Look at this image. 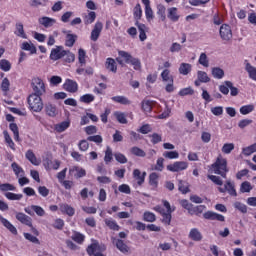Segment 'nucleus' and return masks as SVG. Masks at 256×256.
Instances as JSON below:
<instances>
[{
	"mask_svg": "<svg viewBox=\"0 0 256 256\" xmlns=\"http://www.w3.org/2000/svg\"><path fill=\"white\" fill-rule=\"evenodd\" d=\"M3 135H4L5 143L8 144V147H10L12 151H15V142H13V139L11 138V135H9V132H7V130H4Z\"/></svg>",
	"mask_w": 256,
	"mask_h": 256,
	"instance_id": "37998d69",
	"label": "nucleus"
},
{
	"mask_svg": "<svg viewBox=\"0 0 256 256\" xmlns=\"http://www.w3.org/2000/svg\"><path fill=\"white\" fill-rule=\"evenodd\" d=\"M193 69V66L189 63H181L179 67L180 75H189Z\"/></svg>",
	"mask_w": 256,
	"mask_h": 256,
	"instance_id": "c85d7f7f",
	"label": "nucleus"
},
{
	"mask_svg": "<svg viewBox=\"0 0 256 256\" xmlns=\"http://www.w3.org/2000/svg\"><path fill=\"white\" fill-rule=\"evenodd\" d=\"M204 219H207L208 221H220L224 222L225 221V216L223 214H218L213 211H207L203 214Z\"/></svg>",
	"mask_w": 256,
	"mask_h": 256,
	"instance_id": "f8f14e48",
	"label": "nucleus"
},
{
	"mask_svg": "<svg viewBox=\"0 0 256 256\" xmlns=\"http://www.w3.org/2000/svg\"><path fill=\"white\" fill-rule=\"evenodd\" d=\"M104 223L111 231H119L121 229V226L113 218H106Z\"/></svg>",
	"mask_w": 256,
	"mask_h": 256,
	"instance_id": "a878e982",
	"label": "nucleus"
},
{
	"mask_svg": "<svg viewBox=\"0 0 256 256\" xmlns=\"http://www.w3.org/2000/svg\"><path fill=\"white\" fill-rule=\"evenodd\" d=\"M72 241L78 243V245H83L85 242V235L80 232L74 231L73 235L71 236Z\"/></svg>",
	"mask_w": 256,
	"mask_h": 256,
	"instance_id": "7c9ffc66",
	"label": "nucleus"
},
{
	"mask_svg": "<svg viewBox=\"0 0 256 256\" xmlns=\"http://www.w3.org/2000/svg\"><path fill=\"white\" fill-rule=\"evenodd\" d=\"M255 111V106L253 104L244 105L240 108L241 115H249V113H253Z\"/></svg>",
	"mask_w": 256,
	"mask_h": 256,
	"instance_id": "5fc2aeb1",
	"label": "nucleus"
},
{
	"mask_svg": "<svg viewBox=\"0 0 256 256\" xmlns=\"http://www.w3.org/2000/svg\"><path fill=\"white\" fill-rule=\"evenodd\" d=\"M113 243H115V246L118 250H120L121 253H129L130 248L125 244V242L121 239H115L113 240Z\"/></svg>",
	"mask_w": 256,
	"mask_h": 256,
	"instance_id": "4be33fe9",
	"label": "nucleus"
},
{
	"mask_svg": "<svg viewBox=\"0 0 256 256\" xmlns=\"http://www.w3.org/2000/svg\"><path fill=\"white\" fill-rule=\"evenodd\" d=\"M70 175H74L75 179H81L87 176V171L79 166H73L69 169Z\"/></svg>",
	"mask_w": 256,
	"mask_h": 256,
	"instance_id": "4468645a",
	"label": "nucleus"
},
{
	"mask_svg": "<svg viewBox=\"0 0 256 256\" xmlns=\"http://www.w3.org/2000/svg\"><path fill=\"white\" fill-rule=\"evenodd\" d=\"M145 177H147V172L141 173V170L139 169L133 170V179L136 181L139 187L145 183Z\"/></svg>",
	"mask_w": 256,
	"mask_h": 256,
	"instance_id": "2eb2a0df",
	"label": "nucleus"
},
{
	"mask_svg": "<svg viewBox=\"0 0 256 256\" xmlns=\"http://www.w3.org/2000/svg\"><path fill=\"white\" fill-rule=\"evenodd\" d=\"M11 169L16 177H25V170H23V167L19 166L17 162L11 164Z\"/></svg>",
	"mask_w": 256,
	"mask_h": 256,
	"instance_id": "393cba45",
	"label": "nucleus"
},
{
	"mask_svg": "<svg viewBox=\"0 0 256 256\" xmlns=\"http://www.w3.org/2000/svg\"><path fill=\"white\" fill-rule=\"evenodd\" d=\"M0 69L5 72L11 71V62L7 59L0 60Z\"/></svg>",
	"mask_w": 256,
	"mask_h": 256,
	"instance_id": "e2e57ef3",
	"label": "nucleus"
},
{
	"mask_svg": "<svg viewBox=\"0 0 256 256\" xmlns=\"http://www.w3.org/2000/svg\"><path fill=\"white\" fill-rule=\"evenodd\" d=\"M233 149H235V144L225 143L222 147V153H224L225 155H229V153H231Z\"/></svg>",
	"mask_w": 256,
	"mask_h": 256,
	"instance_id": "69168bd1",
	"label": "nucleus"
},
{
	"mask_svg": "<svg viewBox=\"0 0 256 256\" xmlns=\"http://www.w3.org/2000/svg\"><path fill=\"white\" fill-rule=\"evenodd\" d=\"M9 129L14 134V140L19 141V126L15 123H10Z\"/></svg>",
	"mask_w": 256,
	"mask_h": 256,
	"instance_id": "680f3d73",
	"label": "nucleus"
},
{
	"mask_svg": "<svg viewBox=\"0 0 256 256\" xmlns=\"http://www.w3.org/2000/svg\"><path fill=\"white\" fill-rule=\"evenodd\" d=\"M16 219L17 221L21 222L22 225H26L27 227H33V219H31V217L23 212H17Z\"/></svg>",
	"mask_w": 256,
	"mask_h": 256,
	"instance_id": "ddd939ff",
	"label": "nucleus"
},
{
	"mask_svg": "<svg viewBox=\"0 0 256 256\" xmlns=\"http://www.w3.org/2000/svg\"><path fill=\"white\" fill-rule=\"evenodd\" d=\"M80 101L86 104L93 103V101H95V96L93 94H85L80 97Z\"/></svg>",
	"mask_w": 256,
	"mask_h": 256,
	"instance_id": "0e129e2a",
	"label": "nucleus"
},
{
	"mask_svg": "<svg viewBox=\"0 0 256 256\" xmlns=\"http://www.w3.org/2000/svg\"><path fill=\"white\" fill-rule=\"evenodd\" d=\"M4 196L8 201H21L23 199V194H15L13 192H6Z\"/></svg>",
	"mask_w": 256,
	"mask_h": 256,
	"instance_id": "ea45409f",
	"label": "nucleus"
},
{
	"mask_svg": "<svg viewBox=\"0 0 256 256\" xmlns=\"http://www.w3.org/2000/svg\"><path fill=\"white\" fill-rule=\"evenodd\" d=\"M163 206L166 208V212L161 215L162 217V223L164 225H171V219H173V216L171 213L175 211V209L171 208V204L167 200H162Z\"/></svg>",
	"mask_w": 256,
	"mask_h": 256,
	"instance_id": "423d86ee",
	"label": "nucleus"
},
{
	"mask_svg": "<svg viewBox=\"0 0 256 256\" xmlns=\"http://www.w3.org/2000/svg\"><path fill=\"white\" fill-rule=\"evenodd\" d=\"M161 78L164 83H173V75L170 69H164L161 73Z\"/></svg>",
	"mask_w": 256,
	"mask_h": 256,
	"instance_id": "2f4dec72",
	"label": "nucleus"
},
{
	"mask_svg": "<svg viewBox=\"0 0 256 256\" xmlns=\"http://www.w3.org/2000/svg\"><path fill=\"white\" fill-rule=\"evenodd\" d=\"M64 35H66V40H65V46L66 47H73L77 41V35L76 34H71V30H64L63 31Z\"/></svg>",
	"mask_w": 256,
	"mask_h": 256,
	"instance_id": "dca6fc26",
	"label": "nucleus"
},
{
	"mask_svg": "<svg viewBox=\"0 0 256 256\" xmlns=\"http://www.w3.org/2000/svg\"><path fill=\"white\" fill-rule=\"evenodd\" d=\"M105 68L110 71V73H117V62L113 58H107L105 62Z\"/></svg>",
	"mask_w": 256,
	"mask_h": 256,
	"instance_id": "5701e85b",
	"label": "nucleus"
},
{
	"mask_svg": "<svg viewBox=\"0 0 256 256\" xmlns=\"http://www.w3.org/2000/svg\"><path fill=\"white\" fill-rule=\"evenodd\" d=\"M242 153L245 157H249V156L253 155V153H256V143H254L248 147H244L242 149Z\"/></svg>",
	"mask_w": 256,
	"mask_h": 256,
	"instance_id": "c03bdc74",
	"label": "nucleus"
},
{
	"mask_svg": "<svg viewBox=\"0 0 256 256\" xmlns=\"http://www.w3.org/2000/svg\"><path fill=\"white\" fill-rule=\"evenodd\" d=\"M101 31H103V22L97 21L94 25V28L91 31V41H97L101 36Z\"/></svg>",
	"mask_w": 256,
	"mask_h": 256,
	"instance_id": "9d476101",
	"label": "nucleus"
},
{
	"mask_svg": "<svg viewBox=\"0 0 256 256\" xmlns=\"http://www.w3.org/2000/svg\"><path fill=\"white\" fill-rule=\"evenodd\" d=\"M198 63L202 65V67H209V58L207 57V54L205 52H202L200 54Z\"/></svg>",
	"mask_w": 256,
	"mask_h": 256,
	"instance_id": "4d7b16f0",
	"label": "nucleus"
},
{
	"mask_svg": "<svg viewBox=\"0 0 256 256\" xmlns=\"http://www.w3.org/2000/svg\"><path fill=\"white\" fill-rule=\"evenodd\" d=\"M168 19H170V21H173L174 23H176V21H179V14L177 13L176 7L168 9Z\"/></svg>",
	"mask_w": 256,
	"mask_h": 256,
	"instance_id": "f704fd0d",
	"label": "nucleus"
},
{
	"mask_svg": "<svg viewBox=\"0 0 256 256\" xmlns=\"http://www.w3.org/2000/svg\"><path fill=\"white\" fill-rule=\"evenodd\" d=\"M44 111L48 117H57V106L55 104L47 103L44 106Z\"/></svg>",
	"mask_w": 256,
	"mask_h": 256,
	"instance_id": "aec40b11",
	"label": "nucleus"
},
{
	"mask_svg": "<svg viewBox=\"0 0 256 256\" xmlns=\"http://www.w3.org/2000/svg\"><path fill=\"white\" fill-rule=\"evenodd\" d=\"M10 87L11 82H9V78H4L1 83V91H3V93H7Z\"/></svg>",
	"mask_w": 256,
	"mask_h": 256,
	"instance_id": "774afa93",
	"label": "nucleus"
},
{
	"mask_svg": "<svg viewBox=\"0 0 256 256\" xmlns=\"http://www.w3.org/2000/svg\"><path fill=\"white\" fill-rule=\"evenodd\" d=\"M143 17V10L141 9V4H136L134 7V19L136 20V23L139 22V20Z\"/></svg>",
	"mask_w": 256,
	"mask_h": 256,
	"instance_id": "864d4df0",
	"label": "nucleus"
},
{
	"mask_svg": "<svg viewBox=\"0 0 256 256\" xmlns=\"http://www.w3.org/2000/svg\"><path fill=\"white\" fill-rule=\"evenodd\" d=\"M189 237L192 239V241H201V239H203V235L197 228H192L190 230Z\"/></svg>",
	"mask_w": 256,
	"mask_h": 256,
	"instance_id": "c756f323",
	"label": "nucleus"
},
{
	"mask_svg": "<svg viewBox=\"0 0 256 256\" xmlns=\"http://www.w3.org/2000/svg\"><path fill=\"white\" fill-rule=\"evenodd\" d=\"M97 19V13L95 11H89L88 14L83 15V21L85 25H92Z\"/></svg>",
	"mask_w": 256,
	"mask_h": 256,
	"instance_id": "412c9836",
	"label": "nucleus"
},
{
	"mask_svg": "<svg viewBox=\"0 0 256 256\" xmlns=\"http://www.w3.org/2000/svg\"><path fill=\"white\" fill-rule=\"evenodd\" d=\"M26 159L32 163V165H39V162H37V157L35 156V153H33V150H28L26 152Z\"/></svg>",
	"mask_w": 256,
	"mask_h": 256,
	"instance_id": "bf43d9fd",
	"label": "nucleus"
},
{
	"mask_svg": "<svg viewBox=\"0 0 256 256\" xmlns=\"http://www.w3.org/2000/svg\"><path fill=\"white\" fill-rule=\"evenodd\" d=\"M205 209H207L205 205L192 206V210H190V215H201V213H203Z\"/></svg>",
	"mask_w": 256,
	"mask_h": 256,
	"instance_id": "6e6d98bb",
	"label": "nucleus"
},
{
	"mask_svg": "<svg viewBox=\"0 0 256 256\" xmlns=\"http://www.w3.org/2000/svg\"><path fill=\"white\" fill-rule=\"evenodd\" d=\"M63 57H65L63 46H56V48L51 50L50 59L52 61H59V59H63Z\"/></svg>",
	"mask_w": 256,
	"mask_h": 256,
	"instance_id": "1a4fd4ad",
	"label": "nucleus"
},
{
	"mask_svg": "<svg viewBox=\"0 0 256 256\" xmlns=\"http://www.w3.org/2000/svg\"><path fill=\"white\" fill-rule=\"evenodd\" d=\"M130 152L132 155H135V157H145V155H147V153H145L143 151V149L137 147V146H134L130 149Z\"/></svg>",
	"mask_w": 256,
	"mask_h": 256,
	"instance_id": "13d9d810",
	"label": "nucleus"
},
{
	"mask_svg": "<svg viewBox=\"0 0 256 256\" xmlns=\"http://www.w3.org/2000/svg\"><path fill=\"white\" fill-rule=\"evenodd\" d=\"M111 99L114 103H120V105H131V100L125 96H113Z\"/></svg>",
	"mask_w": 256,
	"mask_h": 256,
	"instance_id": "c9c22d12",
	"label": "nucleus"
},
{
	"mask_svg": "<svg viewBox=\"0 0 256 256\" xmlns=\"http://www.w3.org/2000/svg\"><path fill=\"white\" fill-rule=\"evenodd\" d=\"M224 85H227V87H229L231 97H237V95H239V88L233 86V82L227 80L224 81Z\"/></svg>",
	"mask_w": 256,
	"mask_h": 256,
	"instance_id": "58836bf2",
	"label": "nucleus"
},
{
	"mask_svg": "<svg viewBox=\"0 0 256 256\" xmlns=\"http://www.w3.org/2000/svg\"><path fill=\"white\" fill-rule=\"evenodd\" d=\"M142 110L145 113H151V111L153 110V101H151V100H143L142 101Z\"/></svg>",
	"mask_w": 256,
	"mask_h": 256,
	"instance_id": "3c124183",
	"label": "nucleus"
},
{
	"mask_svg": "<svg viewBox=\"0 0 256 256\" xmlns=\"http://www.w3.org/2000/svg\"><path fill=\"white\" fill-rule=\"evenodd\" d=\"M253 191V186H251V182L244 181L240 185V192L241 193H251Z\"/></svg>",
	"mask_w": 256,
	"mask_h": 256,
	"instance_id": "de8ad7c7",
	"label": "nucleus"
},
{
	"mask_svg": "<svg viewBox=\"0 0 256 256\" xmlns=\"http://www.w3.org/2000/svg\"><path fill=\"white\" fill-rule=\"evenodd\" d=\"M219 34L222 41H231L233 39V31L231 30V26L229 24H222L219 29Z\"/></svg>",
	"mask_w": 256,
	"mask_h": 256,
	"instance_id": "0eeeda50",
	"label": "nucleus"
},
{
	"mask_svg": "<svg viewBox=\"0 0 256 256\" xmlns=\"http://www.w3.org/2000/svg\"><path fill=\"white\" fill-rule=\"evenodd\" d=\"M32 89L34 93L32 95H45L46 93V88H45V82H43V79L36 77L32 79Z\"/></svg>",
	"mask_w": 256,
	"mask_h": 256,
	"instance_id": "20e7f679",
	"label": "nucleus"
},
{
	"mask_svg": "<svg viewBox=\"0 0 256 256\" xmlns=\"http://www.w3.org/2000/svg\"><path fill=\"white\" fill-rule=\"evenodd\" d=\"M71 127L70 121H63L59 124H56L55 129L58 133H63V131H67Z\"/></svg>",
	"mask_w": 256,
	"mask_h": 256,
	"instance_id": "e433bc0d",
	"label": "nucleus"
},
{
	"mask_svg": "<svg viewBox=\"0 0 256 256\" xmlns=\"http://www.w3.org/2000/svg\"><path fill=\"white\" fill-rule=\"evenodd\" d=\"M166 11H167V8H165V5L163 4L157 5V15L160 17L162 21H165V19H167V16L165 15Z\"/></svg>",
	"mask_w": 256,
	"mask_h": 256,
	"instance_id": "8fccbe9b",
	"label": "nucleus"
},
{
	"mask_svg": "<svg viewBox=\"0 0 256 256\" xmlns=\"http://www.w3.org/2000/svg\"><path fill=\"white\" fill-rule=\"evenodd\" d=\"M113 161V149L111 147L107 146L105 150V156H104V163L106 165H109Z\"/></svg>",
	"mask_w": 256,
	"mask_h": 256,
	"instance_id": "79ce46f5",
	"label": "nucleus"
},
{
	"mask_svg": "<svg viewBox=\"0 0 256 256\" xmlns=\"http://www.w3.org/2000/svg\"><path fill=\"white\" fill-rule=\"evenodd\" d=\"M143 5H145V16L147 21H153V19H155V15L153 14V9L151 8V2L149 0H143Z\"/></svg>",
	"mask_w": 256,
	"mask_h": 256,
	"instance_id": "a211bd4d",
	"label": "nucleus"
},
{
	"mask_svg": "<svg viewBox=\"0 0 256 256\" xmlns=\"http://www.w3.org/2000/svg\"><path fill=\"white\" fill-rule=\"evenodd\" d=\"M17 187L11 183H0V191L2 193H7V191H16Z\"/></svg>",
	"mask_w": 256,
	"mask_h": 256,
	"instance_id": "49530a36",
	"label": "nucleus"
},
{
	"mask_svg": "<svg viewBox=\"0 0 256 256\" xmlns=\"http://www.w3.org/2000/svg\"><path fill=\"white\" fill-rule=\"evenodd\" d=\"M38 23L39 25H43V27L49 28L53 27L55 23H57V20L55 18L43 16L38 19Z\"/></svg>",
	"mask_w": 256,
	"mask_h": 256,
	"instance_id": "f3484780",
	"label": "nucleus"
},
{
	"mask_svg": "<svg viewBox=\"0 0 256 256\" xmlns=\"http://www.w3.org/2000/svg\"><path fill=\"white\" fill-rule=\"evenodd\" d=\"M87 52L83 48L78 50V61L80 65H85L87 63Z\"/></svg>",
	"mask_w": 256,
	"mask_h": 256,
	"instance_id": "603ef678",
	"label": "nucleus"
},
{
	"mask_svg": "<svg viewBox=\"0 0 256 256\" xmlns=\"http://www.w3.org/2000/svg\"><path fill=\"white\" fill-rule=\"evenodd\" d=\"M188 168L189 163L185 161H176L166 166L167 171H170L171 173H181V171H186Z\"/></svg>",
	"mask_w": 256,
	"mask_h": 256,
	"instance_id": "39448f33",
	"label": "nucleus"
},
{
	"mask_svg": "<svg viewBox=\"0 0 256 256\" xmlns=\"http://www.w3.org/2000/svg\"><path fill=\"white\" fill-rule=\"evenodd\" d=\"M148 183L153 191H155L159 187V174L157 172L150 173Z\"/></svg>",
	"mask_w": 256,
	"mask_h": 256,
	"instance_id": "6ab92c4d",
	"label": "nucleus"
},
{
	"mask_svg": "<svg viewBox=\"0 0 256 256\" xmlns=\"http://www.w3.org/2000/svg\"><path fill=\"white\" fill-rule=\"evenodd\" d=\"M218 191L220 193H228L231 197H237V190L235 189V184L231 181H226L224 188L219 187Z\"/></svg>",
	"mask_w": 256,
	"mask_h": 256,
	"instance_id": "6e6552de",
	"label": "nucleus"
},
{
	"mask_svg": "<svg viewBox=\"0 0 256 256\" xmlns=\"http://www.w3.org/2000/svg\"><path fill=\"white\" fill-rule=\"evenodd\" d=\"M135 25H137L138 27L140 41H145V39H147V33L145 32V30L147 29V26L139 22H136Z\"/></svg>",
	"mask_w": 256,
	"mask_h": 256,
	"instance_id": "cd10ccee",
	"label": "nucleus"
},
{
	"mask_svg": "<svg viewBox=\"0 0 256 256\" xmlns=\"http://www.w3.org/2000/svg\"><path fill=\"white\" fill-rule=\"evenodd\" d=\"M178 189H179L180 193H183V195H186V193H189V191H190L189 183L184 180H179Z\"/></svg>",
	"mask_w": 256,
	"mask_h": 256,
	"instance_id": "a19ab883",
	"label": "nucleus"
},
{
	"mask_svg": "<svg viewBox=\"0 0 256 256\" xmlns=\"http://www.w3.org/2000/svg\"><path fill=\"white\" fill-rule=\"evenodd\" d=\"M28 109L34 113H41L43 111V99L39 94H30L27 98Z\"/></svg>",
	"mask_w": 256,
	"mask_h": 256,
	"instance_id": "f03ea898",
	"label": "nucleus"
},
{
	"mask_svg": "<svg viewBox=\"0 0 256 256\" xmlns=\"http://www.w3.org/2000/svg\"><path fill=\"white\" fill-rule=\"evenodd\" d=\"M119 57H122L124 59L125 63L128 65H132L135 71H141V60L138 58L132 57V55L129 52L120 50L118 52Z\"/></svg>",
	"mask_w": 256,
	"mask_h": 256,
	"instance_id": "7ed1b4c3",
	"label": "nucleus"
},
{
	"mask_svg": "<svg viewBox=\"0 0 256 256\" xmlns=\"http://www.w3.org/2000/svg\"><path fill=\"white\" fill-rule=\"evenodd\" d=\"M65 63H74L75 62V55L73 52H70L69 50H65V56H64Z\"/></svg>",
	"mask_w": 256,
	"mask_h": 256,
	"instance_id": "338daca9",
	"label": "nucleus"
},
{
	"mask_svg": "<svg viewBox=\"0 0 256 256\" xmlns=\"http://www.w3.org/2000/svg\"><path fill=\"white\" fill-rule=\"evenodd\" d=\"M143 221H146L147 223H155L157 221V216H155V213L146 211L143 214Z\"/></svg>",
	"mask_w": 256,
	"mask_h": 256,
	"instance_id": "4c0bfd02",
	"label": "nucleus"
},
{
	"mask_svg": "<svg viewBox=\"0 0 256 256\" xmlns=\"http://www.w3.org/2000/svg\"><path fill=\"white\" fill-rule=\"evenodd\" d=\"M209 171L211 173H215V175H221L223 179H227V173H229V169L227 168V159L223 158L220 154L216 158V161L211 164Z\"/></svg>",
	"mask_w": 256,
	"mask_h": 256,
	"instance_id": "f257e3e1",
	"label": "nucleus"
},
{
	"mask_svg": "<svg viewBox=\"0 0 256 256\" xmlns=\"http://www.w3.org/2000/svg\"><path fill=\"white\" fill-rule=\"evenodd\" d=\"M197 78L202 82V83H209L211 81V78L207 75V72L205 71H198L197 72Z\"/></svg>",
	"mask_w": 256,
	"mask_h": 256,
	"instance_id": "052dcab7",
	"label": "nucleus"
},
{
	"mask_svg": "<svg viewBox=\"0 0 256 256\" xmlns=\"http://www.w3.org/2000/svg\"><path fill=\"white\" fill-rule=\"evenodd\" d=\"M63 89L68 93H77L79 90V85L74 80L66 79L65 83L63 84Z\"/></svg>",
	"mask_w": 256,
	"mask_h": 256,
	"instance_id": "9b49d317",
	"label": "nucleus"
},
{
	"mask_svg": "<svg viewBox=\"0 0 256 256\" xmlns=\"http://www.w3.org/2000/svg\"><path fill=\"white\" fill-rule=\"evenodd\" d=\"M164 159H179V152L177 150L174 151H165L163 152Z\"/></svg>",
	"mask_w": 256,
	"mask_h": 256,
	"instance_id": "09e8293b",
	"label": "nucleus"
},
{
	"mask_svg": "<svg viewBox=\"0 0 256 256\" xmlns=\"http://www.w3.org/2000/svg\"><path fill=\"white\" fill-rule=\"evenodd\" d=\"M114 117H116V120L118 121V123H121V125H127V114L116 111L114 112Z\"/></svg>",
	"mask_w": 256,
	"mask_h": 256,
	"instance_id": "473e14b6",
	"label": "nucleus"
},
{
	"mask_svg": "<svg viewBox=\"0 0 256 256\" xmlns=\"http://www.w3.org/2000/svg\"><path fill=\"white\" fill-rule=\"evenodd\" d=\"M20 47L22 51H29L30 55H35V53H37V47L29 42H23Z\"/></svg>",
	"mask_w": 256,
	"mask_h": 256,
	"instance_id": "bb28decb",
	"label": "nucleus"
},
{
	"mask_svg": "<svg viewBox=\"0 0 256 256\" xmlns=\"http://www.w3.org/2000/svg\"><path fill=\"white\" fill-rule=\"evenodd\" d=\"M60 211L64 215H68L69 217H73L75 215V208H73L69 204H60Z\"/></svg>",
	"mask_w": 256,
	"mask_h": 256,
	"instance_id": "b1692460",
	"label": "nucleus"
},
{
	"mask_svg": "<svg viewBox=\"0 0 256 256\" xmlns=\"http://www.w3.org/2000/svg\"><path fill=\"white\" fill-rule=\"evenodd\" d=\"M15 35H17V37H21L22 39H27V34H25L23 23L21 22L16 23Z\"/></svg>",
	"mask_w": 256,
	"mask_h": 256,
	"instance_id": "72a5a7b5",
	"label": "nucleus"
},
{
	"mask_svg": "<svg viewBox=\"0 0 256 256\" xmlns=\"http://www.w3.org/2000/svg\"><path fill=\"white\" fill-rule=\"evenodd\" d=\"M212 76L214 79H223L225 77V71L219 67L212 68Z\"/></svg>",
	"mask_w": 256,
	"mask_h": 256,
	"instance_id": "a18cd8bd",
	"label": "nucleus"
}]
</instances>
